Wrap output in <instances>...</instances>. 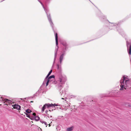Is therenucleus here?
<instances>
[{
    "label": "nucleus",
    "instance_id": "4be33fe9",
    "mask_svg": "<svg viewBox=\"0 0 131 131\" xmlns=\"http://www.w3.org/2000/svg\"><path fill=\"white\" fill-rule=\"evenodd\" d=\"M49 76V75L48 74V75H47V77H46V78L47 79L48 78H49L48 77Z\"/></svg>",
    "mask_w": 131,
    "mask_h": 131
},
{
    "label": "nucleus",
    "instance_id": "9b49d317",
    "mask_svg": "<svg viewBox=\"0 0 131 131\" xmlns=\"http://www.w3.org/2000/svg\"><path fill=\"white\" fill-rule=\"evenodd\" d=\"M46 106L45 105V104L43 107L41 111L42 112H43L44 111L45 109L46 108Z\"/></svg>",
    "mask_w": 131,
    "mask_h": 131
},
{
    "label": "nucleus",
    "instance_id": "7ed1b4c3",
    "mask_svg": "<svg viewBox=\"0 0 131 131\" xmlns=\"http://www.w3.org/2000/svg\"><path fill=\"white\" fill-rule=\"evenodd\" d=\"M59 81L60 83L62 84L64 83L66 80V79L65 77H61L59 79Z\"/></svg>",
    "mask_w": 131,
    "mask_h": 131
},
{
    "label": "nucleus",
    "instance_id": "a878e982",
    "mask_svg": "<svg viewBox=\"0 0 131 131\" xmlns=\"http://www.w3.org/2000/svg\"><path fill=\"white\" fill-rule=\"evenodd\" d=\"M40 130H41V131H42L41 129V128H40Z\"/></svg>",
    "mask_w": 131,
    "mask_h": 131
},
{
    "label": "nucleus",
    "instance_id": "423d86ee",
    "mask_svg": "<svg viewBox=\"0 0 131 131\" xmlns=\"http://www.w3.org/2000/svg\"><path fill=\"white\" fill-rule=\"evenodd\" d=\"M45 105L47 108H49L50 107L53 106H54V105L52 104H50L49 103L46 104Z\"/></svg>",
    "mask_w": 131,
    "mask_h": 131
},
{
    "label": "nucleus",
    "instance_id": "4468645a",
    "mask_svg": "<svg viewBox=\"0 0 131 131\" xmlns=\"http://www.w3.org/2000/svg\"><path fill=\"white\" fill-rule=\"evenodd\" d=\"M25 113L27 117L31 119H32V117H30L29 115H28V114H27V113Z\"/></svg>",
    "mask_w": 131,
    "mask_h": 131
},
{
    "label": "nucleus",
    "instance_id": "412c9836",
    "mask_svg": "<svg viewBox=\"0 0 131 131\" xmlns=\"http://www.w3.org/2000/svg\"><path fill=\"white\" fill-rule=\"evenodd\" d=\"M49 76V75L48 74V75H47V77H46V78L47 79L48 78H49L48 77Z\"/></svg>",
    "mask_w": 131,
    "mask_h": 131
},
{
    "label": "nucleus",
    "instance_id": "9d476101",
    "mask_svg": "<svg viewBox=\"0 0 131 131\" xmlns=\"http://www.w3.org/2000/svg\"><path fill=\"white\" fill-rule=\"evenodd\" d=\"M73 129V127H70L67 128V131H71Z\"/></svg>",
    "mask_w": 131,
    "mask_h": 131
},
{
    "label": "nucleus",
    "instance_id": "39448f33",
    "mask_svg": "<svg viewBox=\"0 0 131 131\" xmlns=\"http://www.w3.org/2000/svg\"><path fill=\"white\" fill-rule=\"evenodd\" d=\"M55 77V76L53 75H51L47 79V82L46 84V86H47L48 85V84L49 82H50V79L52 78H53V80H54V78Z\"/></svg>",
    "mask_w": 131,
    "mask_h": 131
},
{
    "label": "nucleus",
    "instance_id": "6ab92c4d",
    "mask_svg": "<svg viewBox=\"0 0 131 131\" xmlns=\"http://www.w3.org/2000/svg\"><path fill=\"white\" fill-rule=\"evenodd\" d=\"M63 45L65 47H66L67 46V44L66 43L63 44Z\"/></svg>",
    "mask_w": 131,
    "mask_h": 131
},
{
    "label": "nucleus",
    "instance_id": "2eb2a0df",
    "mask_svg": "<svg viewBox=\"0 0 131 131\" xmlns=\"http://www.w3.org/2000/svg\"><path fill=\"white\" fill-rule=\"evenodd\" d=\"M57 83V81H56L55 80V79H54V80H53V81L52 82V83L53 84H56Z\"/></svg>",
    "mask_w": 131,
    "mask_h": 131
},
{
    "label": "nucleus",
    "instance_id": "b1692460",
    "mask_svg": "<svg viewBox=\"0 0 131 131\" xmlns=\"http://www.w3.org/2000/svg\"><path fill=\"white\" fill-rule=\"evenodd\" d=\"M50 124H49V127H50L51 126V125H50Z\"/></svg>",
    "mask_w": 131,
    "mask_h": 131
},
{
    "label": "nucleus",
    "instance_id": "393cba45",
    "mask_svg": "<svg viewBox=\"0 0 131 131\" xmlns=\"http://www.w3.org/2000/svg\"><path fill=\"white\" fill-rule=\"evenodd\" d=\"M30 103H33V101H30Z\"/></svg>",
    "mask_w": 131,
    "mask_h": 131
},
{
    "label": "nucleus",
    "instance_id": "a211bd4d",
    "mask_svg": "<svg viewBox=\"0 0 131 131\" xmlns=\"http://www.w3.org/2000/svg\"><path fill=\"white\" fill-rule=\"evenodd\" d=\"M53 78H52L51 79H50V82H51L52 83V82L53 81Z\"/></svg>",
    "mask_w": 131,
    "mask_h": 131
},
{
    "label": "nucleus",
    "instance_id": "f8f14e48",
    "mask_svg": "<svg viewBox=\"0 0 131 131\" xmlns=\"http://www.w3.org/2000/svg\"><path fill=\"white\" fill-rule=\"evenodd\" d=\"M26 112L27 113H29L31 112V111L29 109H27L26 111Z\"/></svg>",
    "mask_w": 131,
    "mask_h": 131
},
{
    "label": "nucleus",
    "instance_id": "6e6552de",
    "mask_svg": "<svg viewBox=\"0 0 131 131\" xmlns=\"http://www.w3.org/2000/svg\"><path fill=\"white\" fill-rule=\"evenodd\" d=\"M127 50L129 54L130 55L131 54V45H130L129 46V49H128V46H127Z\"/></svg>",
    "mask_w": 131,
    "mask_h": 131
},
{
    "label": "nucleus",
    "instance_id": "bb28decb",
    "mask_svg": "<svg viewBox=\"0 0 131 131\" xmlns=\"http://www.w3.org/2000/svg\"><path fill=\"white\" fill-rule=\"evenodd\" d=\"M62 99H63V98H62Z\"/></svg>",
    "mask_w": 131,
    "mask_h": 131
},
{
    "label": "nucleus",
    "instance_id": "dca6fc26",
    "mask_svg": "<svg viewBox=\"0 0 131 131\" xmlns=\"http://www.w3.org/2000/svg\"><path fill=\"white\" fill-rule=\"evenodd\" d=\"M40 119L39 117L38 116H36L35 117V119L37 121L39 120Z\"/></svg>",
    "mask_w": 131,
    "mask_h": 131
},
{
    "label": "nucleus",
    "instance_id": "f03ea898",
    "mask_svg": "<svg viewBox=\"0 0 131 131\" xmlns=\"http://www.w3.org/2000/svg\"><path fill=\"white\" fill-rule=\"evenodd\" d=\"M4 101V102L3 103L5 105H6L7 106L8 105H10L11 104L12 105V104H14V102H13L12 101L7 99H5V100Z\"/></svg>",
    "mask_w": 131,
    "mask_h": 131
},
{
    "label": "nucleus",
    "instance_id": "aec40b11",
    "mask_svg": "<svg viewBox=\"0 0 131 131\" xmlns=\"http://www.w3.org/2000/svg\"><path fill=\"white\" fill-rule=\"evenodd\" d=\"M32 115H33L34 116H36V114L35 113H34L32 114Z\"/></svg>",
    "mask_w": 131,
    "mask_h": 131
},
{
    "label": "nucleus",
    "instance_id": "f257e3e1",
    "mask_svg": "<svg viewBox=\"0 0 131 131\" xmlns=\"http://www.w3.org/2000/svg\"><path fill=\"white\" fill-rule=\"evenodd\" d=\"M121 88L120 90H124L128 88H131V80H129L125 77H123V79L120 80Z\"/></svg>",
    "mask_w": 131,
    "mask_h": 131
},
{
    "label": "nucleus",
    "instance_id": "20e7f679",
    "mask_svg": "<svg viewBox=\"0 0 131 131\" xmlns=\"http://www.w3.org/2000/svg\"><path fill=\"white\" fill-rule=\"evenodd\" d=\"M12 106L13 107L14 109H16L18 110H20V106L18 104H12Z\"/></svg>",
    "mask_w": 131,
    "mask_h": 131
},
{
    "label": "nucleus",
    "instance_id": "5701e85b",
    "mask_svg": "<svg viewBox=\"0 0 131 131\" xmlns=\"http://www.w3.org/2000/svg\"><path fill=\"white\" fill-rule=\"evenodd\" d=\"M48 112V111L47 110H46V111H45V113H46V114H47V112Z\"/></svg>",
    "mask_w": 131,
    "mask_h": 131
},
{
    "label": "nucleus",
    "instance_id": "0eeeda50",
    "mask_svg": "<svg viewBox=\"0 0 131 131\" xmlns=\"http://www.w3.org/2000/svg\"><path fill=\"white\" fill-rule=\"evenodd\" d=\"M55 39L56 43L57 45H58V34L57 33H56L55 34Z\"/></svg>",
    "mask_w": 131,
    "mask_h": 131
},
{
    "label": "nucleus",
    "instance_id": "f3484780",
    "mask_svg": "<svg viewBox=\"0 0 131 131\" xmlns=\"http://www.w3.org/2000/svg\"><path fill=\"white\" fill-rule=\"evenodd\" d=\"M52 70H51L49 72V73L48 74L50 75V74H51V73H52Z\"/></svg>",
    "mask_w": 131,
    "mask_h": 131
},
{
    "label": "nucleus",
    "instance_id": "1a4fd4ad",
    "mask_svg": "<svg viewBox=\"0 0 131 131\" xmlns=\"http://www.w3.org/2000/svg\"><path fill=\"white\" fill-rule=\"evenodd\" d=\"M63 54H62L61 55L60 58V63H61L62 62V61L63 60Z\"/></svg>",
    "mask_w": 131,
    "mask_h": 131
},
{
    "label": "nucleus",
    "instance_id": "ddd939ff",
    "mask_svg": "<svg viewBox=\"0 0 131 131\" xmlns=\"http://www.w3.org/2000/svg\"><path fill=\"white\" fill-rule=\"evenodd\" d=\"M5 99L3 97H0V101H1L2 102H4V101L5 100Z\"/></svg>",
    "mask_w": 131,
    "mask_h": 131
}]
</instances>
